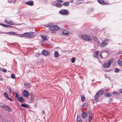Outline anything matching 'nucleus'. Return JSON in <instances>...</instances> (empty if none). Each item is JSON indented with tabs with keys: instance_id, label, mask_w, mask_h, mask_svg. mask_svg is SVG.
Here are the masks:
<instances>
[{
	"instance_id": "nucleus-1",
	"label": "nucleus",
	"mask_w": 122,
	"mask_h": 122,
	"mask_svg": "<svg viewBox=\"0 0 122 122\" xmlns=\"http://www.w3.org/2000/svg\"><path fill=\"white\" fill-rule=\"evenodd\" d=\"M103 91L102 90L98 91L95 96L94 97L95 100L98 101L99 99V97H101L103 93Z\"/></svg>"
},
{
	"instance_id": "nucleus-2",
	"label": "nucleus",
	"mask_w": 122,
	"mask_h": 122,
	"mask_svg": "<svg viewBox=\"0 0 122 122\" xmlns=\"http://www.w3.org/2000/svg\"><path fill=\"white\" fill-rule=\"evenodd\" d=\"M113 61L112 59L108 60L107 63H105L103 65V66L105 68L109 67Z\"/></svg>"
},
{
	"instance_id": "nucleus-3",
	"label": "nucleus",
	"mask_w": 122,
	"mask_h": 122,
	"mask_svg": "<svg viewBox=\"0 0 122 122\" xmlns=\"http://www.w3.org/2000/svg\"><path fill=\"white\" fill-rule=\"evenodd\" d=\"M82 39L84 40L87 41H91L92 38L90 36L83 35L81 36Z\"/></svg>"
},
{
	"instance_id": "nucleus-4",
	"label": "nucleus",
	"mask_w": 122,
	"mask_h": 122,
	"mask_svg": "<svg viewBox=\"0 0 122 122\" xmlns=\"http://www.w3.org/2000/svg\"><path fill=\"white\" fill-rule=\"evenodd\" d=\"M108 40L106 39L102 42L100 45V46L101 48L104 47L108 45Z\"/></svg>"
},
{
	"instance_id": "nucleus-5",
	"label": "nucleus",
	"mask_w": 122,
	"mask_h": 122,
	"mask_svg": "<svg viewBox=\"0 0 122 122\" xmlns=\"http://www.w3.org/2000/svg\"><path fill=\"white\" fill-rule=\"evenodd\" d=\"M59 13L60 14L63 15H67L69 14L68 10L64 9L61 10L59 11Z\"/></svg>"
},
{
	"instance_id": "nucleus-6",
	"label": "nucleus",
	"mask_w": 122,
	"mask_h": 122,
	"mask_svg": "<svg viewBox=\"0 0 122 122\" xmlns=\"http://www.w3.org/2000/svg\"><path fill=\"white\" fill-rule=\"evenodd\" d=\"M5 22L10 25H13L14 24V22L13 21L10 20L9 18H6L5 20Z\"/></svg>"
},
{
	"instance_id": "nucleus-7",
	"label": "nucleus",
	"mask_w": 122,
	"mask_h": 122,
	"mask_svg": "<svg viewBox=\"0 0 122 122\" xmlns=\"http://www.w3.org/2000/svg\"><path fill=\"white\" fill-rule=\"evenodd\" d=\"M59 29V27L56 25H53L51 26L49 28V30H57Z\"/></svg>"
},
{
	"instance_id": "nucleus-8",
	"label": "nucleus",
	"mask_w": 122,
	"mask_h": 122,
	"mask_svg": "<svg viewBox=\"0 0 122 122\" xmlns=\"http://www.w3.org/2000/svg\"><path fill=\"white\" fill-rule=\"evenodd\" d=\"M33 32H30L29 33H23L24 37L26 36L27 38H29L30 36L33 33Z\"/></svg>"
},
{
	"instance_id": "nucleus-9",
	"label": "nucleus",
	"mask_w": 122,
	"mask_h": 122,
	"mask_svg": "<svg viewBox=\"0 0 122 122\" xmlns=\"http://www.w3.org/2000/svg\"><path fill=\"white\" fill-rule=\"evenodd\" d=\"M29 94V92L27 91L26 90H23V95L24 97H28Z\"/></svg>"
},
{
	"instance_id": "nucleus-10",
	"label": "nucleus",
	"mask_w": 122,
	"mask_h": 122,
	"mask_svg": "<svg viewBox=\"0 0 122 122\" xmlns=\"http://www.w3.org/2000/svg\"><path fill=\"white\" fill-rule=\"evenodd\" d=\"M3 109L5 111H7L9 112H10L11 111L10 108L9 107L6 106V105Z\"/></svg>"
},
{
	"instance_id": "nucleus-11",
	"label": "nucleus",
	"mask_w": 122,
	"mask_h": 122,
	"mask_svg": "<svg viewBox=\"0 0 122 122\" xmlns=\"http://www.w3.org/2000/svg\"><path fill=\"white\" fill-rule=\"evenodd\" d=\"M42 54L45 56H47L49 55L50 54V53L49 52L44 50L42 51Z\"/></svg>"
},
{
	"instance_id": "nucleus-12",
	"label": "nucleus",
	"mask_w": 122,
	"mask_h": 122,
	"mask_svg": "<svg viewBox=\"0 0 122 122\" xmlns=\"http://www.w3.org/2000/svg\"><path fill=\"white\" fill-rule=\"evenodd\" d=\"M17 99L18 101L21 102H23L25 101V100L22 97L17 98Z\"/></svg>"
},
{
	"instance_id": "nucleus-13",
	"label": "nucleus",
	"mask_w": 122,
	"mask_h": 122,
	"mask_svg": "<svg viewBox=\"0 0 122 122\" xmlns=\"http://www.w3.org/2000/svg\"><path fill=\"white\" fill-rule=\"evenodd\" d=\"M7 33L8 34L11 35H16L17 36V34L14 32H10L7 33Z\"/></svg>"
},
{
	"instance_id": "nucleus-14",
	"label": "nucleus",
	"mask_w": 122,
	"mask_h": 122,
	"mask_svg": "<svg viewBox=\"0 0 122 122\" xmlns=\"http://www.w3.org/2000/svg\"><path fill=\"white\" fill-rule=\"evenodd\" d=\"M94 40L98 44H100V42L99 40L96 37H94L93 38Z\"/></svg>"
},
{
	"instance_id": "nucleus-15",
	"label": "nucleus",
	"mask_w": 122,
	"mask_h": 122,
	"mask_svg": "<svg viewBox=\"0 0 122 122\" xmlns=\"http://www.w3.org/2000/svg\"><path fill=\"white\" fill-rule=\"evenodd\" d=\"M25 4L30 6H32L34 4L33 2L31 1H28L27 2L25 3Z\"/></svg>"
},
{
	"instance_id": "nucleus-16",
	"label": "nucleus",
	"mask_w": 122,
	"mask_h": 122,
	"mask_svg": "<svg viewBox=\"0 0 122 122\" xmlns=\"http://www.w3.org/2000/svg\"><path fill=\"white\" fill-rule=\"evenodd\" d=\"M76 120V122H82L81 118L79 116H77Z\"/></svg>"
},
{
	"instance_id": "nucleus-17",
	"label": "nucleus",
	"mask_w": 122,
	"mask_h": 122,
	"mask_svg": "<svg viewBox=\"0 0 122 122\" xmlns=\"http://www.w3.org/2000/svg\"><path fill=\"white\" fill-rule=\"evenodd\" d=\"M59 55L57 51H56L54 52V56L55 58H57L59 56Z\"/></svg>"
},
{
	"instance_id": "nucleus-18",
	"label": "nucleus",
	"mask_w": 122,
	"mask_h": 122,
	"mask_svg": "<svg viewBox=\"0 0 122 122\" xmlns=\"http://www.w3.org/2000/svg\"><path fill=\"white\" fill-rule=\"evenodd\" d=\"M21 106L25 108H29L30 107L29 105L25 104H21Z\"/></svg>"
},
{
	"instance_id": "nucleus-19",
	"label": "nucleus",
	"mask_w": 122,
	"mask_h": 122,
	"mask_svg": "<svg viewBox=\"0 0 122 122\" xmlns=\"http://www.w3.org/2000/svg\"><path fill=\"white\" fill-rule=\"evenodd\" d=\"M98 2L102 5H103L106 4V3L105 2V1L102 0H98Z\"/></svg>"
},
{
	"instance_id": "nucleus-20",
	"label": "nucleus",
	"mask_w": 122,
	"mask_h": 122,
	"mask_svg": "<svg viewBox=\"0 0 122 122\" xmlns=\"http://www.w3.org/2000/svg\"><path fill=\"white\" fill-rule=\"evenodd\" d=\"M86 115V113L85 112H83L81 115V116L84 119H85Z\"/></svg>"
},
{
	"instance_id": "nucleus-21",
	"label": "nucleus",
	"mask_w": 122,
	"mask_h": 122,
	"mask_svg": "<svg viewBox=\"0 0 122 122\" xmlns=\"http://www.w3.org/2000/svg\"><path fill=\"white\" fill-rule=\"evenodd\" d=\"M99 51H96L95 53L93 54L94 56L95 57H97L98 56Z\"/></svg>"
},
{
	"instance_id": "nucleus-22",
	"label": "nucleus",
	"mask_w": 122,
	"mask_h": 122,
	"mask_svg": "<svg viewBox=\"0 0 122 122\" xmlns=\"http://www.w3.org/2000/svg\"><path fill=\"white\" fill-rule=\"evenodd\" d=\"M6 105L4 104L3 103H0V107L3 109L4 107H5V106Z\"/></svg>"
},
{
	"instance_id": "nucleus-23",
	"label": "nucleus",
	"mask_w": 122,
	"mask_h": 122,
	"mask_svg": "<svg viewBox=\"0 0 122 122\" xmlns=\"http://www.w3.org/2000/svg\"><path fill=\"white\" fill-rule=\"evenodd\" d=\"M69 4V3L68 2H64L63 4V5L66 6H68Z\"/></svg>"
},
{
	"instance_id": "nucleus-24",
	"label": "nucleus",
	"mask_w": 122,
	"mask_h": 122,
	"mask_svg": "<svg viewBox=\"0 0 122 122\" xmlns=\"http://www.w3.org/2000/svg\"><path fill=\"white\" fill-rule=\"evenodd\" d=\"M105 96L107 97H109L112 96L111 94L109 93H106L105 94Z\"/></svg>"
},
{
	"instance_id": "nucleus-25",
	"label": "nucleus",
	"mask_w": 122,
	"mask_h": 122,
	"mask_svg": "<svg viewBox=\"0 0 122 122\" xmlns=\"http://www.w3.org/2000/svg\"><path fill=\"white\" fill-rule=\"evenodd\" d=\"M92 113H90L89 117V122H90L92 120Z\"/></svg>"
},
{
	"instance_id": "nucleus-26",
	"label": "nucleus",
	"mask_w": 122,
	"mask_h": 122,
	"mask_svg": "<svg viewBox=\"0 0 122 122\" xmlns=\"http://www.w3.org/2000/svg\"><path fill=\"white\" fill-rule=\"evenodd\" d=\"M41 36L43 41H45L47 40L46 36H45L44 35H42Z\"/></svg>"
},
{
	"instance_id": "nucleus-27",
	"label": "nucleus",
	"mask_w": 122,
	"mask_h": 122,
	"mask_svg": "<svg viewBox=\"0 0 122 122\" xmlns=\"http://www.w3.org/2000/svg\"><path fill=\"white\" fill-rule=\"evenodd\" d=\"M7 88L10 93L11 94V90L10 86H7Z\"/></svg>"
},
{
	"instance_id": "nucleus-28",
	"label": "nucleus",
	"mask_w": 122,
	"mask_h": 122,
	"mask_svg": "<svg viewBox=\"0 0 122 122\" xmlns=\"http://www.w3.org/2000/svg\"><path fill=\"white\" fill-rule=\"evenodd\" d=\"M81 101L83 102L85 100V97L84 96L82 95L81 97Z\"/></svg>"
},
{
	"instance_id": "nucleus-29",
	"label": "nucleus",
	"mask_w": 122,
	"mask_h": 122,
	"mask_svg": "<svg viewBox=\"0 0 122 122\" xmlns=\"http://www.w3.org/2000/svg\"><path fill=\"white\" fill-rule=\"evenodd\" d=\"M118 64L122 66V62L120 60H119L118 61Z\"/></svg>"
},
{
	"instance_id": "nucleus-30",
	"label": "nucleus",
	"mask_w": 122,
	"mask_h": 122,
	"mask_svg": "<svg viewBox=\"0 0 122 122\" xmlns=\"http://www.w3.org/2000/svg\"><path fill=\"white\" fill-rule=\"evenodd\" d=\"M120 71L119 69L116 68L115 69V72L116 73H118Z\"/></svg>"
},
{
	"instance_id": "nucleus-31",
	"label": "nucleus",
	"mask_w": 122,
	"mask_h": 122,
	"mask_svg": "<svg viewBox=\"0 0 122 122\" xmlns=\"http://www.w3.org/2000/svg\"><path fill=\"white\" fill-rule=\"evenodd\" d=\"M4 95L5 97L7 98L8 97V96L6 92H4Z\"/></svg>"
},
{
	"instance_id": "nucleus-32",
	"label": "nucleus",
	"mask_w": 122,
	"mask_h": 122,
	"mask_svg": "<svg viewBox=\"0 0 122 122\" xmlns=\"http://www.w3.org/2000/svg\"><path fill=\"white\" fill-rule=\"evenodd\" d=\"M56 5L57 7H61L62 6V5L61 4L58 3H57L56 4Z\"/></svg>"
},
{
	"instance_id": "nucleus-33",
	"label": "nucleus",
	"mask_w": 122,
	"mask_h": 122,
	"mask_svg": "<svg viewBox=\"0 0 122 122\" xmlns=\"http://www.w3.org/2000/svg\"><path fill=\"white\" fill-rule=\"evenodd\" d=\"M62 34L64 35H69V33L67 32H64L63 31L62 32Z\"/></svg>"
},
{
	"instance_id": "nucleus-34",
	"label": "nucleus",
	"mask_w": 122,
	"mask_h": 122,
	"mask_svg": "<svg viewBox=\"0 0 122 122\" xmlns=\"http://www.w3.org/2000/svg\"><path fill=\"white\" fill-rule=\"evenodd\" d=\"M24 34H17V36L19 37H24Z\"/></svg>"
},
{
	"instance_id": "nucleus-35",
	"label": "nucleus",
	"mask_w": 122,
	"mask_h": 122,
	"mask_svg": "<svg viewBox=\"0 0 122 122\" xmlns=\"http://www.w3.org/2000/svg\"><path fill=\"white\" fill-rule=\"evenodd\" d=\"M75 61V58L73 57L71 59V61L72 63H74Z\"/></svg>"
},
{
	"instance_id": "nucleus-36",
	"label": "nucleus",
	"mask_w": 122,
	"mask_h": 122,
	"mask_svg": "<svg viewBox=\"0 0 122 122\" xmlns=\"http://www.w3.org/2000/svg\"><path fill=\"white\" fill-rule=\"evenodd\" d=\"M11 78L13 79H14L15 77V76L14 74H12L11 75Z\"/></svg>"
},
{
	"instance_id": "nucleus-37",
	"label": "nucleus",
	"mask_w": 122,
	"mask_h": 122,
	"mask_svg": "<svg viewBox=\"0 0 122 122\" xmlns=\"http://www.w3.org/2000/svg\"><path fill=\"white\" fill-rule=\"evenodd\" d=\"M0 25L5 27H8V25H7L6 24H3L1 23H0Z\"/></svg>"
},
{
	"instance_id": "nucleus-38",
	"label": "nucleus",
	"mask_w": 122,
	"mask_h": 122,
	"mask_svg": "<svg viewBox=\"0 0 122 122\" xmlns=\"http://www.w3.org/2000/svg\"><path fill=\"white\" fill-rule=\"evenodd\" d=\"M19 95L16 93H15V97L16 98H18L19 97Z\"/></svg>"
},
{
	"instance_id": "nucleus-39",
	"label": "nucleus",
	"mask_w": 122,
	"mask_h": 122,
	"mask_svg": "<svg viewBox=\"0 0 122 122\" xmlns=\"http://www.w3.org/2000/svg\"><path fill=\"white\" fill-rule=\"evenodd\" d=\"M57 2L60 3H62L63 2V1L62 0H57Z\"/></svg>"
},
{
	"instance_id": "nucleus-40",
	"label": "nucleus",
	"mask_w": 122,
	"mask_h": 122,
	"mask_svg": "<svg viewBox=\"0 0 122 122\" xmlns=\"http://www.w3.org/2000/svg\"><path fill=\"white\" fill-rule=\"evenodd\" d=\"M51 25V24L50 23H49L48 24L46 25L45 26L46 27H50L51 26H50Z\"/></svg>"
},
{
	"instance_id": "nucleus-41",
	"label": "nucleus",
	"mask_w": 122,
	"mask_h": 122,
	"mask_svg": "<svg viewBox=\"0 0 122 122\" xmlns=\"http://www.w3.org/2000/svg\"><path fill=\"white\" fill-rule=\"evenodd\" d=\"M118 93L117 92H112V94L114 95H117V93Z\"/></svg>"
},
{
	"instance_id": "nucleus-42",
	"label": "nucleus",
	"mask_w": 122,
	"mask_h": 122,
	"mask_svg": "<svg viewBox=\"0 0 122 122\" xmlns=\"http://www.w3.org/2000/svg\"><path fill=\"white\" fill-rule=\"evenodd\" d=\"M27 86H28V87L29 88H30L31 87V85L29 83H28V85H27Z\"/></svg>"
},
{
	"instance_id": "nucleus-43",
	"label": "nucleus",
	"mask_w": 122,
	"mask_h": 122,
	"mask_svg": "<svg viewBox=\"0 0 122 122\" xmlns=\"http://www.w3.org/2000/svg\"><path fill=\"white\" fill-rule=\"evenodd\" d=\"M100 57L101 58H103V56H102V53H101L100 54Z\"/></svg>"
},
{
	"instance_id": "nucleus-44",
	"label": "nucleus",
	"mask_w": 122,
	"mask_h": 122,
	"mask_svg": "<svg viewBox=\"0 0 122 122\" xmlns=\"http://www.w3.org/2000/svg\"><path fill=\"white\" fill-rule=\"evenodd\" d=\"M2 71L4 72H6V70L5 69H3L2 70Z\"/></svg>"
},
{
	"instance_id": "nucleus-45",
	"label": "nucleus",
	"mask_w": 122,
	"mask_h": 122,
	"mask_svg": "<svg viewBox=\"0 0 122 122\" xmlns=\"http://www.w3.org/2000/svg\"><path fill=\"white\" fill-rule=\"evenodd\" d=\"M28 83L27 82H25L24 83V86H27L28 85Z\"/></svg>"
},
{
	"instance_id": "nucleus-46",
	"label": "nucleus",
	"mask_w": 122,
	"mask_h": 122,
	"mask_svg": "<svg viewBox=\"0 0 122 122\" xmlns=\"http://www.w3.org/2000/svg\"><path fill=\"white\" fill-rule=\"evenodd\" d=\"M86 106V104H83L82 105V107H84Z\"/></svg>"
},
{
	"instance_id": "nucleus-47",
	"label": "nucleus",
	"mask_w": 122,
	"mask_h": 122,
	"mask_svg": "<svg viewBox=\"0 0 122 122\" xmlns=\"http://www.w3.org/2000/svg\"><path fill=\"white\" fill-rule=\"evenodd\" d=\"M7 98H8L10 101H12V99L10 98H9V97H8Z\"/></svg>"
},
{
	"instance_id": "nucleus-48",
	"label": "nucleus",
	"mask_w": 122,
	"mask_h": 122,
	"mask_svg": "<svg viewBox=\"0 0 122 122\" xmlns=\"http://www.w3.org/2000/svg\"><path fill=\"white\" fill-rule=\"evenodd\" d=\"M104 76H105V78H109V77L108 76H106L105 75H104Z\"/></svg>"
},
{
	"instance_id": "nucleus-49",
	"label": "nucleus",
	"mask_w": 122,
	"mask_h": 122,
	"mask_svg": "<svg viewBox=\"0 0 122 122\" xmlns=\"http://www.w3.org/2000/svg\"><path fill=\"white\" fill-rule=\"evenodd\" d=\"M45 113V112L44 111H42V114H44Z\"/></svg>"
},
{
	"instance_id": "nucleus-50",
	"label": "nucleus",
	"mask_w": 122,
	"mask_h": 122,
	"mask_svg": "<svg viewBox=\"0 0 122 122\" xmlns=\"http://www.w3.org/2000/svg\"><path fill=\"white\" fill-rule=\"evenodd\" d=\"M120 92L121 93H122V89H121L120 91Z\"/></svg>"
},
{
	"instance_id": "nucleus-51",
	"label": "nucleus",
	"mask_w": 122,
	"mask_h": 122,
	"mask_svg": "<svg viewBox=\"0 0 122 122\" xmlns=\"http://www.w3.org/2000/svg\"><path fill=\"white\" fill-rule=\"evenodd\" d=\"M110 71L109 70H106V71H105V72H109V71Z\"/></svg>"
},
{
	"instance_id": "nucleus-52",
	"label": "nucleus",
	"mask_w": 122,
	"mask_h": 122,
	"mask_svg": "<svg viewBox=\"0 0 122 122\" xmlns=\"http://www.w3.org/2000/svg\"><path fill=\"white\" fill-rule=\"evenodd\" d=\"M52 32L53 33H55V32L54 30H53V31H52Z\"/></svg>"
},
{
	"instance_id": "nucleus-53",
	"label": "nucleus",
	"mask_w": 122,
	"mask_h": 122,
	"mask_svg": "<svg viewBox=\"0 0 122 122\" xmlns=\"http://www.w3.org/2000/svg\"><path fill=\"white\" fill-rule=\"evenodd\" d=\"M8 27H12V26H11V25H8Z\"/></svg>"
},
{
	"instance_id": "nucleus-54",
	"label": "nucleus",
	"mask_w": 122,
	"mask_h": 122,
	"mask_svg": "<svg viewBox=\"0 0 122 122\" xmlns=\"http://www.w3.org/2000/svg\"><path fill=\"white\" fill-rule=\"evenodd\" d=\"M103 52H107V51H102Z\"/></svg>"
},
{
	"instance_id": "nucleus-55",
	"label": "nucleus",
	"mask_w": 122,
	"mask_h": 122,
	"mask_svg": "<svg viewBox=\"0 0 122 122\" xmlns=\"http://www.w3.org/2000/svg\"><path fill=\"white\" fill-rule=\"evenodd\" d=\"M2 33H5L1 32L0 31V34H2Z\"/></svg>"
},
{
	"instance_id": "nucleus-56",
	"label": "nucleus",
	"mask_w": 122,
	"mask_h": 122,
	"mask_svg": "<svg viewBox=\"0 0 122 122\" xmlns=\"http://www.w3.org/2000/svg\"><path fill=\"white\" fill-rule=\"evenodd\" d=\"M2 80V79L0 78V81H1Z\"/></svg>"
},
{
	"instance_id": "nucleus-57",
	"label": "nucleus",
	"mask_w": 122,
	"mask_h": 122,
	"mask_svg": "<svg viewBox=\"0 0 122 122\" xmlns=\"http://www.w3.org/2000/svg\"><path fill=\"white\" fill-rule=\"evenodd\" d=\"M8 2L9 3H10L11 2H10V1H9V0H8Z\"/></svg>"
},
{
	"instance_id": "nucleus-58",
	"label": "nucleus",
	"mask_w": 122,
	"mask_h": 122,
	"mask_svg": "<svg viewBox=\"0 0 122 122\" xmlns=\"http://www.w3.org/2000/svg\"><path fill=\"white\" fill-rule=\"evenodd\" d=\"M70 2H73V0H71V1Z\"/></svg>"
},
{
	"instance_id": "nucleus-59",
	"label": "nucleus",
	"mask_w": 122,
	"mask_h": 122,
	"mask_svg": "<svg viewBox=\"0 0 122 122\" xmlns=\"http://www.w3.org/2000/svg\"><path fill=\"white\" fill-rule=\"evenodd\" d=\"M122 53V52L121 51L120 52V53H120V54L121 53Z\"/></svg>"
},
{
	"instance_id": "nucleus-60",
	"label": "nucleus",
	"mask_w": 122,
	"mask_h": 122,
	"mask_svg": "<svg viewBox=\"0 0 122 122\" xmlns=\"http://www.w3.org/2000/svg\"><path fill=\"white\" fill-rule=\"evenodd\" d=\"M1 68H0V71H1Z\"/></svg>"
}]
</instances>
